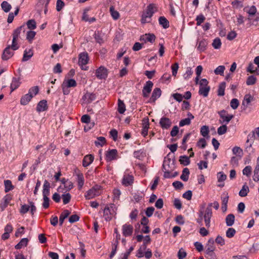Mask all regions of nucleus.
Returning <instances> with one entry per match:
<instances>
[{"mask_svg":"<svg viewBox=\"0 0 259 259\" xmlns=\"http://www.w3.org/2000/svg\"><path fill=\"white\" fill-rule=\"evenodd\" d=\"M65 85L69 88L75 87L76 86L77 83L76 81L73 79H69L65 82Z\"/></svg>","mask_w":259,"mask_h":259,"instance_id":"bf43d9fd","label":"nucleus"},{"mask_svg":"<svg viewBox=\"0 0 259 259\" xmlns=\"http://www.w3.org/2000/svg\"><path fill=\"white\" fill-rule=\"evenodd\" d=\"M94 159V157L92 154L85 156L82 160V165L85 167L88 166L93 162Z\"/></svg>","mask_w":259,"mask_h":259,"instance_id":"4be33fe9","label":"nucleus"},{"mask_svg":"<svg viewBox=\"0 0 259 259\" xmlns=\"http://www.w3.org/2000/svg\"><path fill=\"white\" fill-rule=\"evenodd\" d=\"M226 223L227 226H232L235 222V216L233 214H229L227 215L226 219Z\"/></svg>","mask_w":259,"mask_h":259,"instance_id":"cd10ccee","label":"nucleus"},{"mask_svg":"<svg viewBox=\"0 0 259 259\" xmlns=\"http://www.w3.org/2000/svg\"><path fill=\"white\" fill-rule=\"evenodd\" d=\"M101 186L95 185L89 190L84 195L87 199H91L100 194Z\"/></svg>","mask_w":259,"mask_h":259,"instance_id":"39448f33","label":"nucleus"},{"mask_svg":"<svg viewBox=\"0 0 259 259\" xmlns=\"http://www.w3.org/2000/svg\"><path fill=\"white\" fill-rule=\"evenodd\" d=\"M254 100V98L250 94L245 95L242 102L241 108L242 110H246L250 103Z\"/></svg>","mask_w":259,"mask_h":259,"instance_id":"f8f14e48","label":"nucleus"},{"mask_svg":"<svg viewBox=\"0 0 259 259\" xmlns=\"http://www.w3.org/2000/svg\"><path fill=\"white\" fill-rule=\"evenodd\" d=\"M65 4L62 0H57L56 3V10L58 12L60 11L64 7Z\"/></svg>","mask_w":259,"mask_h":259,"instance_id":"774afa93","label":"nucleus"},{"mask_svg":"<svg viewBox=\"0 0 259 259\" xmlns=\"http://www.w3.org/2000/svg\"><path fill=\"white\" fill-rule=\"evenodd\" d=\"M39 88L38 86H34L30 88L28 91V94L32 96V98L38 94Z\"/></svg>","mask_w":259,"mask_h":259,"instance_id":"c03bdc74","label":"nucleus"},{"mask_svg":"<svg viewBox=\"0 0 259 259\" xmlns=\"http://www.w3.org/2000/svg\"><path fill=\"white\" fill-rule=\"evenodd\" d=\"M161 94V91L160 88H156L154 89L150 98L149 102L154 103L160 97Z\"/></svg>","mask_w":259,"mask_h":259,"instance_id":"dca6fc26","label":"nucleus"},{"mask_svg":"<svg viewBox=\"0 0 259 259\" xmlns=\"http://www.w3.org/2000/svg\"><path fill=\"white\" fill-rule=\"evenodd\" d=\"M225 67L224 66L220 65L218 66L214 71V73L217 75H223L224 74Z\"/></svg>","mask_w":259,"mask_h":259,"instance_id":"603ef678","label":"nucleus"},{"mask_svg":"<svg viewBox=\"0 0 259 259\" xmlns=\"http://www.w3.org/2000/svg\"><path fill=\"white\" fill-rule=\"evenodd\" d=\"M157 7L154 4H149L142 15L141 23L143 24L149 23L151 21V18L155 12L157 11Z\"/></svg>","mask_w":259,"mask_h":259,"instance_id":"f03ea898","label":"nucleus"},{"mask_svg":"<svg viewBox=\"0 0 259 259\" xmlns=\"http://www.w3.org/2000/svg\"><path fill=\"white\" fill-rule=\"evenodd\" d=\"M189 174V169L188 168H184L182 171V174L180 177L181 180L183 181L187 182L188 180Z\"/></svg>","mask_w":259,"mask_h":259,"instance_id":"72a5a7b5","label":"nucleus"},{"mask_svg":"<svg viewBox=\"0 0 259 259\" xmlns=\"http://www.w3.org/2000/svg\"><path fill=\"white\" fill-rule=\"evenodd\" d=\"M133 232V227L132 225L126 224L122 226V234L125 237L131 236Z\"/></svg>","mask_w":259,"mask_h":259,"instance_id":"4468645a","label":"nucleus"},{"mask_svg":"<svg viewBox=\"0 0 259 259\" xmlns=\"http://www.w3.org/2000/svg\"><path fill=\"white\" fill-rule=\"evenodd\" d=\"M236 230L233 228H229L226 231V235L228 238H231L234 236Z\"/></svg>","mask_w":259,"mask_h":259,"instance_id":"09e8293b","label":"nucleus"},{"mask_svg":"<svg viewBox=\"0 0 259 259\" xmlns=\"http://www.w3.org/2000/svg\"><path fill=\"white\" fill-rule=\"evenodd\" d=\"M159 23L163 28H167L169 26V21L164 16H161L159 18Z\"/></svg>","mask_w":259,"mask_h":259,"instance_id":"c85d7f7f","label":"nucleus"},{"mask_svg":"<svg viewBox=\"0 0 259 259\" xmlns=\"http://www.w3.org/2000/svg\"><path fill=\"white\" fill-rule=\"evenodd\" d=\"M98 141L95 142L96 146L100 145L102 146L106 142V139L103 137H99L97 138Z\"/></svg>","mask_w":259,"mask_h":259,"instance_id":"052dcab7","label":"nucleus"},{"mask_svg":"<svg viewBox=\"0 0 259 259\" xmlns=\"http://www.w3.org/2000/svg\"><path fill=\"white\" fill-rule=\"evenodd\" d=\"M217 178L218 182H224L227 179V176L223 171H220L217 174Z\"/></svg>","mask_w":259,"mask_h":259,"instance_id":"a18cd8bd","label":"nucleus"},{"mask_svg":"<svg viewBox=\"0 0 259 259\" xmlns=\"http://www.w3.org/2000/svg\"><path fill=\"white\" fill-rule=\"evenodd\" d=\"M227 126L226 125H223L221 126H220L218 128V134L219 135H222L224 134H225L227 132Z\"/></svg>","mask_w":259,"mask_h":259,"instance_id":"4d7b16f0","label":"nucleus"},{"mask_svg":"<svg viewBox=\"0 0 259 259\" xmlns=\"http://www.w3.org/2000/svg\"><path fill=\"white\" fill-rule=\"evenodd\" d=\"M108 75V70L105 67L101 66L96 71V77L100 79H105Z\"/></svg>","mask_w":259,"mask_h":259,"instance_id":"6e6552de","label":"nucleus"},{"mask_svg":"<svg viewBox=\"0 0 259 259\" xmlns=\"http://www.w3.org/2000/svg\"><path fill=\"white\" fill-rule=\"evenodd\" d=\"M116 208L113 203L107 204L103 210L104 217L106 221H110L112 217L116 214Z\"/></svg>","mask_w":259,"mask_h":259,"instance_id":"7ed1b4c3","label":"nucleus"},{"mask_svg":"<svg viewBox=\"0 0 259 259\" xmlns=\"http://www.w3.org/2000/svg\"><path fill=\"white\" fill-rule=\"evenodd\" d=\"M70 214V212L67 210H64L60 214L59 217V224L60 226H62L63 224L64 220L67 218L69 214Z\"/></svg>","mask_w":259,"mask_h":259,"instance_id":"bb28decb","label":"nucleus"},{"mask_svg":"<svg viewBox=\"0 0 259 259\" xmlns=\"http://www.w3.org/2000/svg\"><path fill=\"white\" fill-rule=\"evenodd\" d=\"M159 124L162 129H168L172 124L170 119L163 116L160 120Z\"/></svg>","mask_w":259,"mask_h":259,"instance_id":"ddd939ff","label":"nucleus"},{"mask_svg":"<svg viewBox=\"0 0 259 259\" xmlns=\"http://www.w3.org/2000/svg\"><path fill=\"white\" fill-rule=\"evenodd\" d=\"M212 217V208L207 207L205 210L203 209V218L206 228H209L210 226V220Z\"/></svg>","mask_w":259,"mask_h":259,"instance_id":"0eeeda50","label":"nucleus"},{"mask_svg":"<svg viewBox=\"0 0 259 259\" xmlns=\"http://www.w3.org/2000/svg\"><path fill=\"white\" fill-rule=\"evenodd\" d=\"M170 154H168L164 158L162 168L164 171L163 177L165 178H170V173L175 168L174 157L171 159L169 157Z\"/></svg>","mask_w":259,"mask_h":259,"instance_id":"f257e3e1","label":"nucleus"},{"mask_svg":"<svg viewBox=\"0 0 259 259\" xmlns=\"http://www.w3.org/2000/svg\"><path fill=\"white\" fill-rule=\"evenodd\" d=\"M62 198L63 199V203L64 204H67L70 202V201L71 200V195L69 193H67L63 194L62 196Z\"/></svg>","mask_w":259,"mask_h":259,"instance_id":"8fccbe9b","label":"nucleus"},{"mask_svg":"<svg viewBox=\"0 0 259 259\" xmlns=\"http://www.w3.org/2000/svg\"><path fill=\"white\" fill-rule=\"evenodd\" d=\"M256 81V78L253 75H250L247 77L246 83L247 85H250L255 84Z\"/></svg>","mask_w":259,"mask_h":259,"instance_id":"de8ad7c7","label":"nucleus"},{"mask_svg":"<svg viewBox=\"0 0 259 259\" xmlns=\"http://www.w3.org/2000/svg\"><path fill=\"white\" fill-rule=\"evenodd\" d=\"M64 190L66 192L69 191V190L73 188V183L71 181H68L64 185Z\"/></svg>","mask_w":259,"mask_h":259,"instance_id":"e2e57ef3","label":"nucleus"},{"mask_svg":"<svg viewBox=\"0 0 259 259\" xmlns=\"http://www.w3.org/2000/svg\"><path fill=\"white\" fill-rule=\"evenodd\" d=\"M50 184L47 180H45L43 185V197H48L50 195Z\"/></svg>","mask_w":259,"mask_h":259,"instance_id":"5701e85b","label":"nucleus"},{"mask_svg":"<svg viewBox=\"0 0 259 259\" xmlns=\"http://www.w3.org/2000/svg\"><path fill=\"white\" fill-rule=\"evenodd\" d=\"M246 71L250 73H254L255 71H256V67L250 62L246 69Z\"/></svg>","mask_w":259,"mask_h":259,"instance_id":"338daca9","label":"nucleus"},{"mask_svg":"<svg viewBox=\"0 0 259 259\" xmlns=\"http://www.w3.org/2000/svg\"><path fill=\"white\" fill-rule=\"evenodd\" d=\"M153 83L151 81L148 80L146 81L142 90V94L144 97L147 98L149 97V94L152 91Z\"/></svg>","mask_w":259,"mask_h":259,"instance_id":"1a4fd4ad","label":"nucleus"},{"mask_svg":"<svg viewBox=\"0 0 259 259\" xmlns=\"http://www.w3.org/2000/svg\"><path fill=\"white\" fill-rule=\"evenodd\" d=\"M156 39V36L153 33H146L140 36V40L141 41H144L145 43L150 42L153 44Z\"/></svg>","mask_w":259,"mask_h":259,"instance_id":"9d476101","label":"nucleus"},{"mask_svg":"<svg viewBox=\"0 0 259 259\" xmlns=\"http://www.w3.org/2000/svg\"><path fill=\"white\" fill-rule=\"evenodd\" d=\"M225 88L226 83L225 82H222L220 84L218 90V95L219 96H223L225 95Z\"/></svg>","mask_w":259,"mask_h":259,"instance_id":"c9c22d12","label":"nucleus"},{"mask_svg":"<svg viewBox=\"0 0 259 259\" xmlns=\"http://www.w3.org/2000/svg\"><path fill=\"white\" fill-rule=\"evenodd\" d=\"M134 178L133 175L129 174H125L122 180V184L127 187L131 186L134 183Z\"/></svg>","mask_w":259,"mask_h":259,"instance_id":"9b49d317","label":"nucleus"},{"mask_svg":"<svg viewBox=\"0 0 259 259\" xmlns=\"http://www.w3.org/2000/svg\"><path fill=\"white\" fill-rule=\"evenodd\" d=\"M117 156V151L116 149H112L107 151L106 154V159L107 161H110L116 159Z\"/></svg>","mask_w":259,"mask_h":259,"instance_id":"2eb2a0df","label":"nucleus"},{"mask_svg":"<svg viewBox=\"0 0 259 259\" xmlns=\"http://www.w3.org/2000/svg\"><path fill=\"white\" fill-rule=\"evenodd\" d=\"M28 242V239L26 238L22 239L15 246V248L20 249L23 246H26Z\"/></svg>","mask_w":259,"mask_h":259,"instance_id":"f704fd0d","label":"nucleus"},{"mask_svg":"<svg viewBox=\"0 0 259 259\" xmlns=\"http://www.w3.org/2000/svg\"><path fill=\"white\" fill-rule=\"evenodd\" d=\"M207 42L205 39H202L198 42L197 49L200 52H203L206 50Z\"/></svg>","mask_w":259,"mask_h":259,"instance_id":"c756f323","label":"nucleus"},{"mask_svg":"<svg viewBox=\"0 0 259 259\" xmlns=\"http://www.w3.org/2000/svg\"><path fill=\"white\" fill-rule=\"evenodd\" d=\"M110 12L113 19L117 20L119 18V14L117 11L114 10L113 6H111L110 7Z\"/></svg>","mask_w":259,"mask_h":259,"instance_id":"37998d69","label":"nucleus"},{"mask_svg":"<svg viewBox=\"0 0 259 259\" xmlns=\"http://www.w3.org/2000/svg\"><path fill=\"white\" fill-rule=\"evenodd\" d=\"M76 176L78 188L79 190H81L84 185V177L83 174L81 173H78L76 175Z\"/></svg>","mask_w":259,"mask_h":259,"instance_id":"a878e982","label":"nucleus"},{"mask_svg":"<svg viewBox=\"0 0 259 259\" xmlns=\"http://www.w3.org/2000/svg\"><path fill=\"white\" fill-rule=\"evenodd\" d=\"M214 241L212 238H210L205 246V252H213L215 250V246H214Z\"/></svg>","mask_w":259,"mask_h":259,"instance_id":"412c9836","label":"nucleus"},{"mask_svg":"<svg viewBox=\"0 0 259 259\" xmlns=\"http://www.w3.org/2000/svg\"><path fill=\"white\" fill-rule=\"evenodd\" d=\"M197 146L201 148H204L206 146V142L205 139L201 138L197 143Z\"/></svg>","mask_w":259,"mask_h":259,"instance_id":"0e129e2a","label":"nucleus"},{"mask_svg":"<svg viewBox=\"0 0 259 259\" xmlns=\"http://www.w3.org/2000/svg\"><path fill=\"white\" fill-rule=\"evenodd\" d=\"M205 204L202 205L201 208L198 211V218L197 219L196 222L200 225H202V221L203 220V208H204Z\"/></svg>","mask_w":259,"mask_h":259,"instance_id":"58836bf2","label":"nucleus"},{"mask_svg":"<svg viewBox=\"0 0 259 259\" xmlns=\"http://www.w3.org/2000/svg\"><path fill=\"white\" fill-rule=\"evenodd\" d=\"M208 81L206 79H202L199 82V94L204 97H206L210 91V88L208 85Z\"/></svg>","mask_w":259,"mask_h":259,"instance_id":"20e7f679","label":"nucleus"},{"mask_svg":"<svg viewBox=\"0 0 259 259\" xmlns=\"http://www.w3.org/2000/svg\"><path fill=\"white\" fill-rule=\"evenodd\" d=\"M23 30V32L25 31V25H23L19 27H18L17 29H16L13 33V38H15L17 39H18L19 35L21 33V31Z\"/></svg>","mask_w":259,"mask_h":259,"instance_id":"473e14b6","label":"nucleus"},{"mask_svg":"<svg viewBox=\"0 0 259 259\" xmlns=\"http://www.w3.org/2000/svg\"><path fill=\"white\" fill-rule=\"evenodd\" d=\"M94 38L96 40V41L100 44H103L104 42L101 33L99 31H97L95 33Z\"/></svg>","mask_w":259,"mask_h":259,"instance_id":"79ce46f5","label":"nucleus"},{"mask_svg":"<svg viewBox=\"0 0 259 259\" xmlns=\"http://www.w3.org/2000/svg\"><path fill=\"white\" fill-rule=\"evenodd\" d=\"M96 99V95L93 93L87 92L82 97V99L85 103L90 104Z\"/></svg>","mask_w":259,"mask_h":259,"instance_id":"6ab92c4d","label":"nucleus"},{"mask_svg":"<svg viewBox=\"0 0 259 259\" xmlns=\"http://www.w3.org/2000/svg\"><path fill=\"white\" fill-rule=\"evenodd\" d=\"M179 161L180 163L184 166L189 165L190 163L189 157L186 155H182L180 157Z\"/></svg>","mask_w":259,"mask_h":259,"instance_id":"2f4dec72","label":"nucleus"},{"mask_svg":"<svg viewBox=\"0 0 259 259\" xmlns=\"http://www.w3.org/2000/svg\"><path fill=\"white\" fill-rule=\"evenodd\" d=\"M36 34L35 32L33 31H28L27 32L26 38L29 41H31Z\"/></svg>","mask_w":259,"mask_h":259,"instance_id":"13d9d810","label":"nucleus"},{"mask_svg":"<svg viewBox=\"0 0 259 259\" xmlns=\"http://www.w3.org/2000/svg\"><path fill=\"white\" fill-rule=\"evenodd\" d=\"M125 111V106L122 101L118 99V111L120 114H123Z\"/></svg>","mask_w":259,"mask_h":259,"instance_id":"ea45409f","label":"nucleus"},{"mask_svg":"<svg viewBox=\"0 0 259 259\" xmlns=\"http://www.w3.org/2000/svg\"><path fill=\"white\" fill-rule=\"evenodd\" d=\"M205 17L202 14L198 15L196 18V21L197 22L196 25L197 26L200 25L205 20Z\"/></svg>","mask_w":259,"mask_h":259,"instance_id":"5fc2aeb1","label":"nucleus"},{"mask_svg":"<svg viewBox=\"0 0 259 259\" xmlns=\"http://www.w3.org/2000/svg\"><path fill=\"white\" fill-rule=\"evenodd\" d=\"M33 56V52L31 51V50H29V51L27 52L26 50L24 51L23 58H22V61H27L28 60H29Z\"/></svg>","mask_w":259,"mask_h":259,"instance_id":"e433bc0d","label":"nucleus"},{"mask_svg":"<svg viewBox=\"0 0 259 259\" xmlns=\"http://www.w3.org/2000/svg\"><path fill=\"white\" fill-rule=\"evenodd\" d=\"M20 83L21 82L20 81L19 77H13L10 86L11 92H13L17 89L20 86Z\"/></svg>","mask_w":259,"mask_h":259,"instance_id":"b1692460","label":"nucleus"},{"mask_svg":"<svg viewBox=\"0 0 259 259\" xmlns=\"http://www.w3.org/2000/svg\"><path fill=\"white\" fill-rule=\"evenodd\" d=\"M249 191V189L248 187L245 184L242 186V189L239 191V195L241 197H245V196H247Z\"/></svg>","mask_w":259,"mask_h":259,"instance_id":"a19ab883","label":"nucleus"},{"mask_svg":"<svg viewBox=\"0 0 259 259\" xmlns=\"http://www.w3.org/2000/svg\"><path fill=\"white\" fill-rule=\"evenodd\" d=\"M221 45H222V42H221V39L219 37L215 38L213 40V42L212 44V47L215 49H220L221 48Z\"/></svg>","mask_w":259,"mask_h":259,"instance_id":"49530a36","label":"nucleus"},{"mask_svg":"<svg viewBox=\"0 0 259 259\" xmlns=\"http://www.w3.org/2000/svg\"><path fill=\"white\" fill-rule=\"evenodd\" d=\"M32 98V96L30 95V94H26L23 96L20 100V104L22 105H27Z\"/></svg>","mask_w":259,"mask_h":259,"instance_id":"393cba45","label":"nucleus"},{"mask_svg":"<svg viewBox=\"0 0 259 259\" xmlns=\"http://www.w3.org/2000/svg\"><path fill=\"white\" fill-rule=\"evenodd\" d=\"M239 104V102L237 99L234 98L231 101L230 106L233 109H236L238 108Z\"/></svg>","mask_w":259,"mask_h":259,"instance_id":"6e6d98bb","label":"nucleus"},{"mask_svg":"<svg viewBox=\"0 0 259 259\" xmlns=\"http://www.w3.org/2000/svg\"><path fill=\"white\" fill-rule=\"evenodd\" d=\"M256 138L259 139V127L255 128V130L252 132V134L248 135L247 140L246 142V145L249 143L250 141H253Z\"/></svg>","mask_w":259,"mask_h":259,"instance_id":"a211bd4d","label":"nucleus"},{"mask_svg":"<svg viewBox=\"0 0 259 259\" xmlns=\"http://www.w3.org/2000/svg\"><path fill=\"white\" fill-rule=\"evenodd\" d=\"M187 255L186 252L182 248L179 249L178 252V259H184Z\"/></svg>","mask_w":259,"mask_h":259,"instance_id":"680f3d73","label":"nucleus"},{"mask_svg":"<svg viewBox=\"0 0 259 259\" xmlns=\"http://www.w3.org/2000/svg\"><path fill=\"white\" fill-rule=\"evenodd\" d=\"M1 7L2 10L6 13L9 12L12 8L11 5L7 1H4L2 3Z\"/></svg>","mask_w":259,"mask_h":259,"instance_id":"4c0bfd02","label":"nucleus"},{"mask_svg":"<svg viewBox=\"0 0 259 259\" xmlns=\"http://www.w3.org/2000/svg\"><path fill=\"white\" fill-rule=\"evenodd\" d=\"M17 39H17V38H13L12 44V45L10 46V48L13 51L17 50L19 48V45H18V44H17Z\"/></svg>","mask_w":259,"mask_h":259,"instance_id":"69168bd1","label":"nucleus"},{"mask_svg":"<svg viewBox=\"0 0 259 259\" xmlns=\"http://www.w3.org/2000/svg\"><path fill=\"white\" fill-rule=\"evenodd\" d=\"M89 61V57L87 52H82L79 55L78 65L81 67L82 70H88V67L86 66L84 67V66L88 63Z\"/></svg>","mask_w":259,"mask_h":259,"instance_id":"423d86ee","label":"nucleus"},{"mask_svg":"<svg viewBox=\"0 0 259 259\" xmlns=\"http://www.w3.org/2000/svg\"><path fill=\"white\" fill-rule=\"evenodd\" d=\"M200 133L203 137H206L209 133L208 126L207 125H203L201 127Z\"/></svg>","mask_w":259,"mask_h":259,"instance_id":"3c124183","label":"nucleus"},{"mask_svg":"<svg viewBox=\"0 0 259 259\" xmlns=\"http://www.w3.org/2000/svg\"><path fill=\"white\" fill-rule=\"evenodd\" d=\"M5 192L7 193L14 188V186L12 185L11 180H7L4 181Z\"/></svg>","mask_w":259,"mask_h":259,"instance_id":"7c9ffc66","label":"nucleus"},{"mask_svg":"<svg viewBox=\"0 0 259 259\" xmlns=\"http://www.w3.org/2000/svg\"><path fill=\"white\" fill-rule=\"evenodd\" d=\"M48 109L47 101L42 100L38 102L36 107V111L38 112H43Z\"/></svg>","mask_w":259,"mask_h":259,"instance_id":"aec40b11","label":"nucleus"},{"mask_svg":"<svg viewBox=\"0 0 259 259\" xmlns=\"http://www.w3.org/2000/svg\"><path fill=\"white\" fill-rule=\"evenodd\" d=\"M10 46H8L4 51L2 55V59L4 60H7L12 57L14 55V52L11 50Z\"/></svg>","mask_w":259,"mask_h":259,"instance_id":"f3484780","label":"nucleus"},{"mask_svg":"<svg viewBox=\"0 0 259 259\" xmlns=\"http://www.w3.org/2000/svg\"><path fill=\"white\" fill-rule=\"evenodd\" d=\"M27 25L29 29H34L36 27V22L34 19H31L27 22Z\"/></svg>","mask_w":259,"mask_h":259,"instance_id":"864d4df0","label":"nucleus"}]
</instances>
